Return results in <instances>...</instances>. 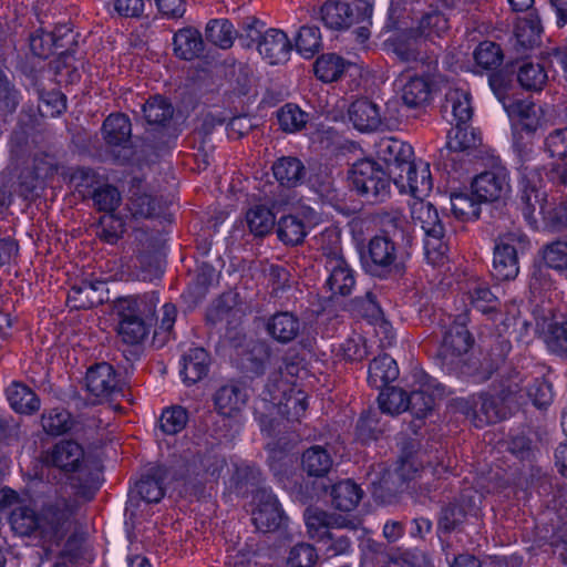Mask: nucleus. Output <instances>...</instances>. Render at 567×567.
<instances>
[{
  "instance_id": "1a4fd4ad",
  "label": "nucleus",
  "mask_w": 567,
  "mask_h": 567,
  "mask_svg": "<svg viewBox=\"0 0 567 567\" xmlns=\"http://www.w3.org/2000/svg\"><path fill=\"white\" fill-rule=\"evenodd\" d=\"M353 187L369 200H383L390 193V179L377 163L361 159L353 164L350 171Z\"/></svg>"
},
{
  "instance_id": "7c9ffc66",
  "label": "nucleus",
  "mask_w": 567,
  "mask_h": 567,
  "mask_svg": "<svg viewBox=\"0 0 567 567\" xmlns=\"http://www.w3.org/2000/svg\"><path fill=\"white\" fill-rule=\"evenodd\" d=\"M246 401V391L236 384L221 386L215 395L216 408L225 416H231L239 412L245 406Z\"/></svg>"
},
{
  "instance_id": "f03ea898",
  "label": "nucleus",
  "mask_w": 567,
  "mask_h": 567,
  "mask_svg": "<svg viewBox=\"0 0 567 567\" xmlns=\"http://www.w3.org/2000/svg\"><path fill=\"white\" fill-rule=\"evenodd\" d=\"M377 156L384 163L388 175L400 193L412 189L417 195H429L433 183L430 165L413 161L411 145L396 140L383 138L377 144Z\"/></svg>"
},
{
  "instance_id": "a211bd4d",
  "label": "nucleus",
  "mask_w": 567,
  "mask_h": 567,
  "mask_svg": "<svg viewBox=\"0 0 567 567\" xmlns=\"http://www.w3.org/2000/svg\"><path fill=\"white\" fill-rule=\"evenodd\" d=\"M395 259L394 244L386 237L375 236L369 241L364 267L374 276H384L391 271Z\"/></svg>"
},
{
  "instance_id": "dca6fc26",
  "label": "nucleus",
  "mask_w": 567,
  "mask_h": 567,
  "mask_svg": "<svg viewBox=\"0 0 567 567\" xmlns=\"http://www.w3.org/2000/svg\"><path fill=\"white\" fill-rule=\"evenodd\" d=\"M256 508L252 511V523L260 532L267 533L279 528L284 523V513L276 495L271 491L261 489L254 496Z\"/></svg>"
},
{
  "instance_id": "bb28decb",
  "label": "nucleus",
  "mask_w": 567,
  "mask_h": 567,
  "mask_svg": "<svg viewBox=\"0 0 567 567\" xmlns=\"http://www.w3.org/2000/svg\"><path fill=\"white\" fill-rule=\"evenodd\" d=\"M301 329L300 320L290 312L271 316L266 324L269 336L280 343H288L297 338Z\"/></svg>"
},
{
  "instance_id": "13d9d810",
  "label": "nucleus",
  "mask_w": 567,
  "mask_h": 567,
  "mask_svg": "<svg viewBox=\"0 0 567 567\" xmlns=\"http://www.w3.org/2000/svg\"><path fill=\"white\" fill-rule=\"evenodd\" d=\"M187 412L181 406L166 409L161 416V427L167 434L181 432L187 423Z\"/></svg>"
},
{
  "instance_id": "bf43d9fd",
  "label": "nucleus",
  "mask_w": 567,
  "mask_h": 567,
  "mask_svg": "<svg viewBox=\"0 0 567 567\" xmlns=\"http://www.w3.org/2000/svg\"><path fill=\"white\" fill-rule=\"evenodd\" d=\"M449 29L446 18L439 12H432L426 14L420 22L421 35L430 42L432 37H440L443 32Z\"/></svg>"
},
{
  "instance_id": "c9c22d12",
  "label": "nucleus",
  "mask_w": 567,
  "mask_h": 567,
  "mask_svg": "<svg viewBox=\"0 0 567 567\" xmlns=\"http://www.w3.org/2000/svg\"><path fill=\"white\" fill-rule=\"evenodd\" d=\"M132 133L130 118L123 114H111L103 123V135L111 145L126 143Z\"/></svg>"
},
{
  "instance_id": "680f3d73",
  "label": "nucleus",
  "mask_w": 567,
  "mask_h": 567,
  "mask_svg": "<svg viewBox=\"0 0 567 567\" xmlns=\"http://www.w3.org/2000/svg\"><path fill=\"white\" fill-rule=\"evenodd\" d=\"M157 202L147 194L133 195L130 198L128 210L133 217L150 218L156 214Z\"/></svg>"
},
{
  "instance_id": "7ed1b4c3",
  "label": "nucleus",
  "mask_w": 567,
  "mask_h": 567,
  "mask_svg": "<svg viewBox=\"0 0 567 567\" xmlns=\"http://www.w3.org/2000/svg\"><path fill=\"white\" fill-rule=\"evenodd\" d=\"M158 302L159 296L155 291L128 296L117 301L118 334L124 342L136 344L147 337Z\"/></svg>"
},
{
  "instance_id": "3c124183",
  "label": "nucleus",
  "mask_w": 567,
  "mask_h": 567,
  "mask_svg": "<svg viewBox=\"0 0 567 567\" xmlns=\"http://www.w3.org/2000/svg\"><path fill=\"white\" fill-rule=\"evenodd\" d=\"M380 409L389 414H399L409 408L406 393L399 388H386L378 398Z\"/></svg>"
},
{
  "instance_id": "a19ab883",
  "label": "nucleus",
  "mask_w": 567,
  "mask_h": 567,
  "mask_svg": "<svg viewBox=\"0 0 567 567\" xmlns=\"http://www.w3.org/2000/svg\"><path fill=\"white\" fill-rule=\"evenodd\" d=\"M275 220L274 213L265 205H255L246 213L247 225L255 236L269 234L275 226Z\"/></svg>"
},
{
  "instance_id": "58836bf2",
  "label": "nucleus",
  "mask_w": 567,
  "mask_h": 567,
  "mask_svg": "<svg viewBox=\"0 0 567 567\" xmlns=\"http://www.w3.org/2000/svg\"><path fill=\"white\" fill-rule=\"evenodd\" d=\"M522 87L527 91H542L548 81V74L544 65L534 62H524L517 73Z\"/></svg>"
},
{
  "instance_id": "e2e57ef3",
  "label": "nucleus",
  "mask_w": 567,
  "mask_h": 567,
  "mask_svg": "<svg viewBox=\"0 0 567 567\" xmlns=\"http://www.w3.org/2000/svg\"><path fill=\"white\" fill-rule=\"evenodd\" d=\"M93 200L100 210L112 213L120 205L121 195L115 187L105 185L94 192Z\"/></svg>"
},
{
  "instance_id": "39448f33",
  "label": "nucleus",
  "mask_w": 567,
  "mask_h": 567,
  "mask_svg": "<svg viewBox=\"0 0 567 567\" xmlns=\"http://www.w3.org/2000/svg\"><path fill=\"white\" fill-rule=\"evenodd\" d=\"M502 103L512 126L513 150L522 161H527L534 152V134L543 125V110L528 100Z\"/></svg>"
},
{
  "instance_id": "e433bc0d",
  "label": "nucleus",
  "mask_w": 567,
  "mask_h": 567,
  "mask_svg": "<svg viewBox=\"0 0 567 567\" xmlns=\"http://www.w3.org/2000/svg\"><path fill=\"white\" fill-rule=\"evenodd\" d=\"M207 41L220 49H228L233 45L237 35L231 22L227 19H213L205 29Z\"/></svg>"
},
{
  "instance_id": "603ef678",
  "label": "nucleus",
  "mask_w": 567,
  "mask_h": 567,
  "mask_svg": "<svg viewBox=\"0 0 567 567\" xmlns=\"http://www.w3.org/2000/svg\"><path fill=\"white\" fill-rule=\"evenodd\" d=\"M143 113L148 124L161 125L173 115L172 105L162 96H153L143 105Z\"/></svg>"
},
{
  "instance_id": "4d7b16f0",
  "label": "nucleus",
  "mask_w": 567,
  "mask_h": 567,
  "mask_svg": "<svg viewBox=\"0 0 567 567\" xmlns=\"http://www.w3.org/2000/svg\"><path fill=\"white\" fill-rule=\"evenodd\" d=\"M137 493L147 503H157L164 496V489L159 476H144L136 483Z\"/></svg>"
},
{
  "instance_id": "6ab92c4d",
  "label": "nucleus",
  "mask_w": 567,
  "mask_h": 567,
  "mask_svg": "<svg viewBox=\"0 0 567 567\" xmlns=\"http://www.w3.org/2000/svg\"><path fill=\"white\" fill-rule=\"evenodd\" d=\"M258 52L268 64H282L289 60L291 43L284 31L268 29L260 37Z\"/></svg>"
},
{
  "instance_id": "a18cd8bd",
  "label": "nucleus",
  "mask_w": 567,
  "mask_h": 567,
  "mask_svg": "<svg viewBox=\"0 0 567 567\" xmlns=\"http://www.w3.org/2000/svg\"><path fill=\"white\" fill-rule=\"evenodd\" d=\"M480 203L475 196L471 197L463 192H455L450 195L451 210L460 219H477L481 212Z\"/></svg>"
},
{
  "instance_id": "338daca9",
  "label": "nucleus",
  "mask_w": 567,
  "mask_h": 567,
  "mask_svg": "<svg viewBox=\"0 0 567 567\" xmlns=\"http://www.w3.org/2000/svg\"><path fill=\"white\" fill-rule=\"evenodd\" d=\"M540 28L534 20H522L515 28V35L518 43L524 47H533L538 40Z\"/></svg>"
},
{
  "instance_id": "f3484780",
  "label": "nucleus",
  "mask_w": 567,
  "mask_h": 567,
  "mask_svg": "<svg viewBox=\"0 0 567 567\" xmlns=\"http://www.w3.org/2000/svg\"><path fill=\"white\" fill-rule=\"evenodd\" d=\"M462 412L473 420L476 426H483L488 423H495L507 416L506 411L498 405L493 396L473 395L460 403Z\"/></svg>"
},
{
  "instance_id": "a878e982",
  "label": "nucleus",
  "mask_w": 567,
  "mask_h": 567,
  "mask_svg": "<svg viewBox=\"0 0 567 567\" xmlns=\"http://www.w3.org/2000/svg\"><path fill=\"white\" fill-rule=\"evenodd\" d=\"M209 355L203 348L189 349L181 360V377L186 384L202 380L209 369Z\"/></svg>"
},
{
  "instance_id": "c756f323",
  "label": "nucleus",
  "mask_w": 567,
  "mask_h": 567,
  "mask_svg": "<svg viewBox=\"0 0 567 567\" xmlns=\"http://www.w3.org/2000/svg\"><path fill=\"white\" fill-rule=\"evenodd\" d=\"M349 118L353 126L361 132L373 131L381 123L378 106L367 99L357 100L351 104Z\"/></svg>"
},
{
  "instance_id": "49530a36",
  "label": "nucleus",
  "mask_w": 567,
  "mask_h": 567,
  "mask_svg": "<svg viewBox=\"0 0 567 567\" xmlns=\"http://www.w3.org/2000/svg\"><path fill=\"white\" fill-rule=\"evenodd\" d=\"M277 118L285 132L296 133L306 126L309 115L298 105L288 103L278 111Z\"/></svg>"
},
{
  "instance_id": "6e6552de",
  "label": "nucleus",
  "mask_w": 567,
  "mask_h": 567,
  "mask_svg": "<svg viewBox=\"0 0 567 567\" xmlns=\"http://www.w3.org/2000/svg\"><path fill=\"white\" fill-rule=\"evenodd\" d=\"M528 246L527 237L519 230L501 235L495 244L493 271L498 280H511L519 272L517 254Z\"/></svg>"
},
{
  "instance_id": "864d4df0",
  "label": "nucleus",
  "mask_w": 567,
  "mask_h": 567,
  "mask_svg": "<svg viewBox=\"0 0 567 567\" xmlns=\"http://www.w3.org/2000/svg\"><path fill=\"white\" fill-rule=\"evenodd\" d=\"M42 427L50 435H61L72 427L71 415L64 409H52L42 415Z\"/></svg>"
},
{
  "instance_id": "c03bdc74",
  "label": "nucleus",
  "mask_w": 567,
  "mask_h": 567,
  "mask_svg": "<svg viewBox=\"0 0 567 567\" xmlns=\"http://www.w3.org/2000/svg\"><path fill=\"white\" fill-rule=\"evenodd\" d=\"M302 465L309 475L323 476L330 471L332 460L324 449L312 446L303 453Z\"/></svg>"
},
{
  "instance_id": "2eb2a0df",
  "label": "nucleus",
  "mask_w": 567,
  "mask_h": 567,
  "mask_svg": "<svg viewBox=\"0 0 567 567\" xmlns=\"http://www.w3.org/2000/svg\"><path fill=\"white\" fill-rule=\"evenodd\" d=\"M467 321V312L460 313L452 327L445 331L439 350L440 357L444 361L454 363L471 349L473 339L466 329Z\"/></svg>"
},
{
  "instance_id": "4c0bfd02",
  "label": "nucleus",
  "mask_w": 567,
  "mask_h": 567,
  "mask_svg": "<svg viewBox=\"0 0 567 567\" xmlns=\"http://www.w3.org/2000/svg\"><path fill=\"white\" fill-rule=\"evenodd\" d=\"M331 495L332 504L337 509L350 512L360 502L362 493L357 484L347 480L336 484Z\"/></svg>"
},
{
  "instance_id": "de8ad7c7",
  "label": "nucleus",
  "mask_w": 567,
  "mask_h": 567,
  "mask_svg": "<svg viewBox=\"0 0 567 567\" xmlns=\"http://www.w3.org/2000/svg\"><path fill=\"white\" fill-rule=\"evenodd\" d=\"M321 47V34L315 25L300 28L296 39V50L306 59L312 58Z\"/></svg>"
},
{
  "instance_id": "473e14b6",
  "label": "nucleus",
  "mask_w": 567,
  "mask_h": 567,
  "mask_svg": "<svg viewBox=\"0 0 567 567\" xmlns=\"http://www.w3.org/2000/svg\"><path fill=\"white\" fill-rule=\"evenodd\" d=\"M399 377V368L394 359L382 354L373 359L369 365L368 381L371 386L381 389Z\"/></svg>"
},
{
  "instance_id": "aec40b11",
  "label": "nucleus",
  "mask_w": 567,
  "mask_h": 567,
  "mask_svg": "<svg viewBox=\"0 0 567 567\" xmlns=\"http://www.w3.org/2000/svg\"><path fill=\"white\" fill-rule=\"evenodd\" d=\"M305 522L309 536L318 543L332 538L331 528L355 527L351 520L310 508L305 512Z\"/></svg>"
},
{
  "instance_id": "4be33fe9",
  "label": "nucleus",
  "mask_w": 567,
  "mask_h": 567,
  "mask_svg": "<svg viewBox=\"0 0 567 567\" xmlns=\"http://www.w3.org/2000/svg\"><path fill=\"white\" fill-rule=\"evenodd\" d=\"M106 284L101 279H84L74 285L68 293V302L73 308H92L102 303L106 297Z\"/></svg>"
},
{
  "instance_id": "2f4dec72",
  "label": "nucleus",
  "mask_w": 567,
  "mask_h": 567,
  "mask_svg": "<svg viewBox=\"0 0 567 567\" xmlns=\"http://www.w3.org/2000/svg\"><path fill=\"white\" fill-rule=\"evenodd\" d=\"M200 32L192 27L181 29L174 35V52L184 60H193L203 51Z\"/></svg>"
},
{
  "instance_id": "cd10ccee",
  "label": "nucleus",
  "mask_w": 567,
  "mask_h": 567,
  "mask_svg": "<svg viewBox=\"0 0 567 567\" xmlns=\"http://www.w3.org/2000/svg\"><path fill=\"white\" fill-rule=\"evenodd\" d=\"M320 17L323 24L331 30H344L354 22V12L349 3L338 0L326 1Z\"/></svg>"
},
{
  "instance_id": "5701e85b",
  "label": "nucleus",
  "mask_w": 567,
  "mask_h": 567,
  "mask_svg": "<svg viewBox=\"0 0 567 567\" xmlns=\"http://www.w3.org/2000/svg\"><path fill=\"white\" fill-rule=\"evenodd\" d=\"M443 394V386L434 379L424 374L421 388L408 395V410L419 419L424 417L432 411L436 398H441Z\"/></svg>"
},
{
  "instance_id": "9b49d317",
  "label": "nucleus",
  "mask_w": 567,
  "mask_h": 567,
  "mask_svg": "<svg viewBox=\"0 0 567 567\" xmlns=\"http://www.w3.org/2000/svg\"><path fill=\"white\" fill-rule=\"evenodd\" d=\"M392 50L402 62L419 63L429 72L437 70V54L421 34L409 32L398 35L392 42Z\"/></svg>"
},
{
  "instance_id": "774afa93",
  "label": "nucleus",
  "mask_w": 567,
  "mask_h": 567,
  "mask_svg": "<svg viewBox=\"0 0 567 567\" xmlns=\"http://www.w3.org/2000/svg\"><path fill=\"white\" fill-rule=\"evenodd\" d=\"M66 109L65 97L61 92H49L41 97L39 110L44 116H58Z\"/></svg>"
},
{
  "instance_id": "5fc2aeb1",
  "label": "nucleus",
  "mask_w": 567,
  "mask_h": 567,
  "mask_svg": "<svg viewBox=\"0 0 567 567\" xmlns=\"http://www.w3.org/2000/svg\"><path fill=\"white\" fill-rule=\"evenodd\" d=\"M369 353L367 340L359 333H353L338 349L337 355L347 361H362Z\"/></svg>"
},
{
  "instance_id": "ea45409f",
  "label": "nucleus",
  "mask_w": 567,
  "mask_h": 567,
  "mask_svg": "<svg viewBox=\"0 0 567 567\" xmlns=\"http://www.w3.org/2000/svg\"><path fill=\"white\" fill-rule=\"evenodd\" d=\"M285 565L286 567H318L319 554L311 544L300 542L287 550Z\"/></svg>"
},
{
  "instance_id": "0e129e2a",
  "label": "nucleus",
  "mask_w": 567,
  "mask_h": 567,
  "mask_svg": "<svg viewBox=\"0 0 567 567\" xmlns=\"http://www.w3.org/2000/svg\"><path fill=\"white\" fill-rule=\"evenodd\" d=\"M99 236L109 244H114L124 233V223L113 214H106L100 219Z\"/></svg>"
},
{
  "instance_id": "09e8293b",
  "label": "nucleus",
  "mask_w": 567,
  "mask_h": 567,
  "mask_svg": "<svg viewBox=\"0 0 567 567\" xmlns=\"http://www.w3.org/2000/svg\"><path fill=\"white\" fill-rule=\"evenodd\" d=\"M470 305L484 315H491L496 311L498 300L496 296L485 285L477 284L467 293Z\"/></svg>"
},
{
  "instance_id": "b1692460",
  "label": "nucleus",
  "mask_w": 567,
  "mask_h": 567,
  "mask_svg": "<svg viewBox=\"0 0 567 567\" xmlns=\"http://www.w3.org/2000/svg\"><path fill=\"white\" fill-rule=\"evenodd\" d=\"M324 267L328 272L326 286L333 296H348L351 293L355 285L354 271L346 260L331 259L324 261Z\"/></svg>"
},
{
  "instance_id": "0eeeda50",
  "label": "nucleus",
  "mask_w": 567,
  "mask_h": 567,
  "mask_svg": "<svg viewBox=\"0 0 567 567\" xmlns=\"http://www.w3.org/2000/svg\"><path fill=\"white\" fill-rule=\"evenodd\" d=\"M261 401L269 414H272V410H277L278 414L291 421H299L308 406L306 393L284 382L275 384L274 390L268 386Z\"/></svg>"
},
{
  "instance_id": "412c9836",
  "label": "nucleus",
  "mask_w": 567,
  "mask_h": 567,
  "mask_svg": "<svg viewBox=\"0 0 567 567\" xmlns=\"http://www.w3.org/2000/svg\"><path fill=\"white\" fill-rule=\"evenodd\" d=\"M45 461L62 471L74 472L84 462V450L73 440H63L47 453Z\"/></svg>"
},
{
  "instance_id": "79ce46f5",
  "label": "nucleus",
  "mask_w": 567,
  "mask_h": 567,
  "mask_svg": "<svg viewBox=\"0 0 567 567\" xmlns=\"http://www.w3.org/2000/svg\"><path fill=\"white\" fill-rule=\"evenodd\" d=\"M278 237L288 245H298L302 243L308 234L306 224L295 214L280 218L278 223Z\"/></svg>"
},
{
  "instance_id": "37998d69",
  "label": "nucleus",
  "mask_w": 567,
  "mask_h": 567,
  "mask_svg": "<svg viewBox=\"0 0 567 567\" xmlns=\"http://www.w3.org/2000/svg\"><path fill=\"white\" fill-rule=\"evenodd\" d=\"M315 244L317 249L321 251L324 261L344 258L341 248V234L334 227L326 228L322 233L316 236Z\"/></svg>"
},
{
  "instance_id": "f257e3e1",
  "label": "nucleus",
  "mask_w": 567,
  "mask_h": 567,
  "mask_svg": "<svg viewBox=\"0 0 567 567\" xmlns=\"http://www.w3.org/2000/svg\"><path fill=\"white\" fill-rule=\"evenodd\" d=\"M75 505L65 499L58 498L47 504L37 514L34 508L21 503L12 508L9 516V524L14 534L19 536L38 537L49 549L59 547L74 527Z\"/></svg>"
},
{
  "instance_id": "9d476101",
  "label": "nucleus",
  "mask_w": 567,
  "mask_h": 567,
  "mask_svg": "<svg viewBox=\"0 0 567 567\" xmlns=\"http://www.w3.org/2000/svg\"><path fill=\"white\" fill-rule=\"evenodd\" d=\"M443 112L445 115L450 113L451 123H455V136L449 144L453 150H465L475 145V137L471 132L472 140L467 138V130L461 128L462 124L467 123L472 117V106L470 102V94L462 89L450 90L446 93L445 103L443 105Z\"/></svg>"
},
{
  "instance_id": "20e7f679",
  "label": "nucleus",
  "mask_w": 567,
  "mask_h": 567,
  "mask_svg": "<svg viewBox=\"0 0 567 567\" xmlns=\"http://www.w3.org/2000/svg\"><path fill=\"white\" fill-rule=\"evenodd\" d=\"M520 183L522 213L533 228L538 227V217L553 229L567 226V200H560L558 204L548 203L537 184L540 181L536 172H525Z\"/></svg>"
},
{
  "instance_id": "4468645a",
  "label": "nucleus",
  "mask_w": 567,
  "mask_h": 567,
  "mask_svg": "<svg viewBox=\"0 0 567 567\" xmlns=\"http://www.w3.org/2000/svg\"><path fill=\"white\" fill-rule=\"evenodd\" d=\"M85 386L92 403H102L122 390L116 371L109 363L91 367L85 375Z\"/></svg>"
},
{
  "instance_id": "72a5a7b5",
  "label": "nucleus",
  "mask_w": 567,
  "mask_h": 567,
  "mask_svg": "<svg viewBox=\"0 0 567 567\" xmlns=\"http://www.w3.org/2000/svg\"><path fill=\"white\" fill-rule=\"evenodd\" d=\"M272 172L279 184L286 187H296L306 174L303 164L296 157L279 158L274 164Z\"/></svg>"
},
{
  "instance_id": "393cba45",
  "label": "nucleus",
  "mask_w": 567,
  "mask_h": 567,
  "mask_svg": "<svg viewBox=\"0 0 567 567\" xmlns=\"http://www.w3.org/2000/svg\"><path fill=\"white\" fill-rule=\"evenodd\" d=\"M536 326L551 351L567 352V319L554 315L537 316Z\"/></svg>"
},
{
  "instance_id": "c85d7f7f",
  "label": "nucleus",
  "mask_w": 567,
  "mask_h": 567,
  "mask_svg": "<svg viewBox=\"0 0 567 567\" xmlns=\"http://www.w3.org/2000/svg\"><path fill=\"white\" fill-rule=\"evenodd\" d=\"M6 394L10 406L17 413L31 415L41 408V401L38 395L23 383L12 382L8 386Z\"/></svg>"
},
{
  "instance_id": "f8f14e48",
  "label": "nucleus",
  "mask_w": 567,
  "mask_h": 567,
  "mask_svg": "<svg viewBox=\"0 0 567 567\" xmlns=\"http://www.w3.org/2000/svg\"><path fill=\"white\" fill-rule=\"evenodd\" d=\"M471 189L472 195L481 203L504 200L512 190L508 171L503 166L485 171L474 177Z\"/></svg>"
},
{
  "instance_id": "6e6d98bb",
  "label": "nucleus",
  "mask_w": 567,
  "mask_h": 567,
  "mask_svg": "<svg viewBox=\"0 0 567 567\" xmlns=\"http://www.w3.org/2000/svg\"><path fill=\"white\" fill-rule=\"evenodd\" d=\"M501 48L489 41L482 42L474 51L475 62L483 69H494L502 63Z\"/></svg>"
},
{
  "instance_id": "f704fd0d",
  "label": "nucleus",
  "mask_w": 567,
  "mask_h": 567,
  "mask_svg": "<svg viewBox=\"0 0 567 567\" xmlns=\"http://www.w3.org/2000/svg\"><path fill=\"white\" fill-rule=\"evenodd\" d=\"M351 63L343 58L328 53L319 56L315 62V73L322 82L337 81L347 70Z\"/></svg>"
},
{
  "instance_id": "052dcab7",
  "label": "nucleus",
  "mask_w": 567,
  "mask_h": 567,
  "mask_svg": "<svg viewBox=\"0 0 567 567\" xmlns=\"http://www.w3.org/2000/svg\"><path fill=\"white\" fill-rule=\"evenodd\" d=\"M545 264L553 269H567V243L555 241L546 246L543 251Z\"/></svg>"
},
{
  "instance_id": "423d86ee",
  "label": "nucleus",
  "mask_w": 567,
  "mask_h": 567,
  "mask_svg": "<svg viewBox=\"0 0 567 567\" xmlns=\"http://www.w3.org/2000/svg\"><path fill=\"white\" fill-rule=\"evenodd\" d=\"M402 194H410L413 197L410 203L411 218L425 235L424 250L427 262L433 266L442 264L447 246L443 241L444 229L437 210L431 203L424 200L427 195H417L412 189H404Z\"/></svg>"
},
{
  "instance_id": "69168bd1",
  "label": "nucleus",
  "mask_w": 567,
  "mask_h": 567,
  "mask_svg": "<svg viewBox=\"0 0 567 567\" xmlns=\"http://www.w3.org/2000/svg\"><path fill=\"white\" fill-rule=\"evenodd\" d=\"M545 146L551 157L567 158V127L557 128L548 134Z\"/></svg>"
},
{
  "instance_id": "ddd939ff",
  "label": "nucleus",
  "mask_w": 567,
  "mask_h": 567,
  "mask_svg": "<svg viewBox=\"0 0 567 567\" xmlns=\"http://www.w3.org/2000/svg\"><path fill=\"white\" fill-rule=\"evenodd\" d=\"M436 71L425 69L423 74L410 71L401 73L394 82L402 102L409 107H422L431 101L432 78Z\"/></svg>"
},
{
  "instance_id": "8fccbe9b",
  "label": "nucleus",
  "mask_w": 567,
  "mask_h": 567,
  "mask_svg": "<svg viewBox=\"0 0 567 567\" xmlns=\"http://www.w3.org/2000/svg\"><path fill=\"white\" fill-rule=\"evenodd\" d=\"M515 386L519 388L517 392L525 390L527 398L536 408H546L553 401L551 386L543 379H535L532 384L528 382L522 386L519 383H515Z\"/></svg>"
}]
</instances>
